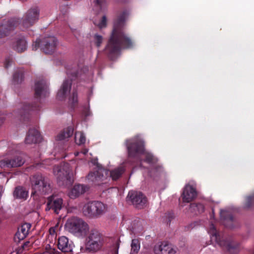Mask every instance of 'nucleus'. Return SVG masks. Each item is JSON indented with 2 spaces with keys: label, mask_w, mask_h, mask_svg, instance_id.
<instances>
[{
  "label": "nucleus",
  "mask_w": 254,
  "mask_h": 254,
  "mask_svg": "<svg viewBox=\"0 0 254 254\" xmlns=\"http://www.w3.org/2000/svg\"><path fill=\"white\" fill-rule=\"evenodd\" d=\"M232 210L231 209H222L220 211V215L221 220H232L231 215Z\"/></svg>",
  "instance_id": "obj_27"
},
{
  "label": "nucleus",
  "mask_w": 254,
  "mask_h": 254,
  "mask_svg": "<svg viewBox=\"0 0 254 254\" xmlns=\"http://www.w3.org/2000/svg\"><path fill=\"white\" fill-rule=\"evenodd\" d=\"M103 41V38L101 36L96 34L94 36V43L97 47H99Z\"/></svg>",
  "instance_id": "obj_34"
},
{
  "label": "nucleus",
  "mask_w": 254,
  "mask_h": 254,
  "mask_svg": "<svg viewBox=\"0 0 254 254\" xmlns=\"http://www.w3.org/2000/svg\"><path fill=\"white\" fill-rule=\"evenodd\" d=\"M254 201V193L252 196H249L247 197L246 207H249L251 201Z\"/></svg>",
  "instance_id": "obj_37"
},
{
  "label": "nucleus",
  "mask_w": 254,
  "mask_h": 254,
  "mask_svg": "<svg viewBox=\"0 0 254 254\" xmlns=\"http://www.w3.org/2000/svg\"><path fill=\"white\" fill-rule=\"evenodd\" d=\"M39 43H40V40H37L35 43V44L33 45V49H34L35 50H36L37 49V48L39 47Z\"/></svg>",
  "instance_id": "obj_38"
},
{
  "label": "nucleus",
  "mask_w": 254,
  "mask_h": 254,
  "mask_svg": "<svg viewBox=\"0 0 254 254\" xmlns=\"http://www.w3.org/2000/svg\"><path fill=\"white\" fill-rule=\"evenodd\" d=\"M57 229V226H56L54 227H51L49 229V234L51 235V237H53L54 238H56V229Z\"/></svg>",
  "instance_id": "obj_36"
},
{
  "label": "nucleus",
  "mask_w": 254,
  "mask_h": 254,
  "mask_svg": "<svg viewBox=\"0 0 254 254\" xmlns=\"http://www.w3.org/2000/svg\"><path fill=\"white\" fill-rule=\"evenodd\" d=\"M69 102L71 104H74L77 102V94L76 92H73L69 98Z\"/></svg>",
  "instance_id": "obj_35"
},
{
  "label": "nucleus",
  "mask_w": 254,
  "mask_h": 254,
  "mask_svg": "<svg viewBox=\"0 0 254 254\" xmlns=\"http://www.w3.org/2000/svg\"><path fill=\"white\" fill-rule=\"evenodd\" d=\"M39 11L37 9L30 10L27 15V17L23 22V24L26 26L32 25L39 17Z\"/></svg>",
  "instance_id": "obj_20"
},
{
  "label": "nucleus",
  "mask_w": 254,
  "mask_h": 254,
  "mask_svg": "<svg viewBox=\"0 0 254 254\" xmlns=\"http://www.w3.org/2000/svg\"><path fill=\"white\" fill-rule=\"evenodd\" d=\"M79 154V152H76V153H75V155L76 156H77V155H78Z\"/></svg>",
  "instance_id": "obj_41"
},
{
  "label": "nucleus",
  "mask_w": 254,
  "mask_h": 254,
  "mask_svg": "<svg viewBox=\"0 0 254 254\" xmlns=\"http://www.w3.org/2000/svg\"><path fill=\"white\" fill-rule=\"evenodd\" d=\"M163 169L162 166L160 165L153 168L150 172L151 175L153 176H160L161 174H163Z\"/></svg>",
  "instance_id": "obj_31"
},
{
  "label": "nucleus",
  "mask_w": 254,
  "mask_h": 254,
  "mask_svg": "<svg viewBox=\"0 0 254 254\" xmlns=\"http://www.w3.org/2000/svg\"><path fill=\"white\" fill-rule=\"evenodd\" d=\"M31 226L30 223H24L18 229L16 235L19 240H23L27 236Z\"/></svg>",
  "instance_id": "obj_22"
},
{
  "label": "nucleus",
  "mask_w": 254,
  "mask_h": 254,
  "mask_svg": "<svg viewBox=\"0 0 254 254\" xmlns=\"http://www.w3.org/2000/svg\"><path fill=\"white\" fill-rule=\"evenodd\" d=\"M208 233L210 235L211 241H214L216 243H218V237L216 233V231L215 229V227L213 224H210L209 229L208 230Z\"/></svg>",
  "instance_id": "obj_29"
},
{
  "label": "nucleus",
  "mask_w": 254,
  "mask_h": 254,
  "mask_svg": "<svg viewBox=\"0 0 254 254\" xmlns=\"http://www.w3.org/2000/svg\"><path fill=\"white\" fill-rule=\"evenodd\" d=\"M119 18L114 24V29L109 43L107 46V49L111 53H114L118 51L121 47L130 48L132 46V42L122 30V27L124 24V15Z\"/></svg>",
  "instance_id": "obj_1"
},
{
  "label": "nucleus",
  "mask_w": 254,
  "mask_h": 254,
  "mask_svg": "<svg viewBox=\"0 0 254 254\" xmlns=\"http://www.w3.org/2000/svg\"><path fill=\"white\" fill-rule=\"evenodd\" d=\"M226 247L228 251L232 254H235L238 252L237 248L231 244H227Z\"/></svg>",
  "instance_id": "obj_33"
},
{
  "label": "nucleus",
  "mask_w": 254,
  "mask_h": 254,
  "mask_svg": "<svg viewBox=\"0 0 254 254\" xmlns=\"http://www.w3.org/2000/svg\"><path fill=\"white\" fill-rule=\"evenodd\" d=\"M66 230L78 238L85 237L89 231V226L83 220L77 217L68 219L65 225Z\"/></svg>",
  "instance_id": "obj_3"
},
{
  "label": "nucleus",
  "mask_w": 254,
  "mask_h": 254,
  "mask_svg": "<svg viewBox=\"0 0 254 254\" xmlns=\"http://www.w3.org/2000/svg\"><path fill=\"white\" fill-rule=\"evenodd\" d=\"M28 195V191L21 187L15 188L13 192V196L15 198L21 199H26Z\"/></svg>",
  "instance_id": "obj_23"
},
{
  "label": "nucleus",
  "mask_w": 254,
  "mask_h": 254,
  "mask_svg": "<svg viewBox=\"0 0 254 254\" xmlns=\"http://www.w3.org/2000/svg\"><path fill=\"white\" fill-rule=\"evenodd\" d=\"M88 190V187L84 185L77 184L74 185L68 192L71 198H75L83 194Z\"/></svg>",
  "instance_id": "obj_15"
},
{
  "label": "nucleus",
  "mask_w": 254,
  "mask_h": 254,
  "mask_svg": "<svg viewBox=\"0 0 254 254\" xmlns=\"http://www.w3.org/2000/svg\"><path fill=\"white\" fill-rule=\"evenodd\" d=\"M71 87V81L68 79L64 80L58 91L57 98L61 100L64 99L70 91Z\"/></svg>",
  "instance_id": "obj_14"
},
{
  "label": "nucleus",
  "mask_w": 254,
  "mask_h": 254,
  "mask_svg": "<svg viewBox=\"0 0 254 254\" xmlns=\"http://www.w3.org/2000/svg\"><path fill=\"white\" fill-rule=\"evenodd\" d=\"M24 160L21 156L12 159L5 158L0 161V167H17L22 166Z\"/></svg>",
  "instance_id": "obj_13"
},
{
  "label": "nucleus",
  "mask_w": 254,
  "mask_h": 254,
  "mask_svg": "<svg viewBox=\"0 0 254 254\" xmlns=\"http://www.w3.org/2000/svg\"><path fill=\"white\" fill-rule=\"evenodd\" d=\"M127 147L129 157H133L139 155L145 157V162L148 164L155 163L157 159L151 154L146 152L144 148V142L142 139L137 136L127 141Z\"/></svg>",
  "instance_id": "obj_2"
},
{
  "label": "nucleus",
  "mask_w": 254,
  "mask_h": 254,
  "mask_svg": "<svg viewBox=\"0 0 254 254\" xmlns=\"http://www.w3.org/2000/svg\"><path fill=\"white\" fill-rule=\"evenodd\" d=\"M73 133V129L71 127H69L61 133H60L57 136V140H63L71 136Z\"/></svg>",
  "instance_id": "obj_26"
},
{
  "label": "nucleus",
  "mask_w": 254,
  "mask_h": 254,
  "mask_svg": "<svg viewBox=\"0 0 254 254\" xmlns=\"http://www.w3.org/2000/svg\"><path fill=\"white\" fill-rule=\"evenodd\" d=\"M53 173L59 182L65 179H69L73 176L69 165L65 163L60 167H55L54 168Z\"/></svg>",
  "instance_id": "obj_8"
},
{
  "label": "nucleus",
  "mask_w": 254,
  "mask_h": 254,
  "mask_svg": "<svg viewBox=\"0 0 254 254\" xmlns=\"http://www.w3.org/2000/svg\"><path fill=\"white\" fill-rule=\"evenodd\" d=\"M106 22H107L106 17L105 16H103L102 17V19L100 21L98 22V21H96L94 22V23L95 25L98 26L100 28H102L106 26Z\"/></svg>",
  "instance_id": "obj_32"
},
{
  "label": "nucleus",
  "mask_w": 254,
  "mask_h": 254,
  "mask_svg": "<svg viewBox=\"0 0 254 254\" xmlns=\"http://www.w3.org/2000/svg\"><path fill=\"white\" fill-rule=\"evenodd\" d=\"M102 0H96V1L97 2V3L98 4H100V2H101Z\"/></svg>",
  "instance_id": "obj_39"
},
{
  "label": "nucleus",
  "mask_w": 254,
  "mask_h": 254,
  "mask_svg": "<svg viewBox=\"0 0 254 254\" xmlns=\"http://www.w3.org/2000/svg\"><path fill=\"white\" fill-rule=\"evenodd\" d=\"M79 207L83 214L89 217L99 216L106 212L108 210L106 204L98 201L82 203L80 204Z\"/></svg>",
  "instance_id": "obj_4"
},
{
  "label": "nucleus",
  "mask_w": 254,
  "mask_h": 254,
  "mask_svg": "<svg viewBox=\"0 0 254 254\" xmlns=\"http://www.w3.org/2000/svg\"><path fill=\"white\" fill-rule=\"evenodd\" d=\"M75 140L76 144L81 145L85 143L86 138L82 132H78L75 133Z\"/></svg>",
  "instance_id": "obj_30"
},
{
  "label": "nucleus",
  "mask_w": 254,
  "mask_h": 254,
  "mask_svg": "<svg viewBox=\"0 0 254 254\" xmlns=\"http://www.w3.org/2000/svg\"><path fill=\"white\" fill-rule=\"evenodd\" d=\"M58 248L64 252H69L72 251V244L69 242L67 238L62 236L59 238Z\"/></svg>",
  "instance_id": "obj_18"
},
{
  "label": "nucleus",
  "mask_w": 254,
  "mask_h": 254,
  "mask_svg": "<svg viewBox=\"0 0 254 254\" xmlns=\"http://www.w3.org/2000/svg\"><path fill=\"white\" fill-rule=\"evenodd\" d=\"M124 171V169L122 167H119L110 172V177L113 180H116L118 179Z\"/></svg>",
  "instance_id": "obj_28"
},
{
  "label": "nucleus",
  "mask_w": 254,
  "mask_h": 254,
  "mask_svg": "<svg viewBox=\"0 0 254 254\" xmlns=\"http://www.w3.org/2000/svg\"><path fill=\"white\" fill-rule=\"evenodd\" d=\"M35 93L40 97H45L49 94L48 84L41 81L35 83Z\"/></svg>",
  "instance_id": "obj_16"
},
{
  "label": "nucleus",
  "mask_w": 254,
  "mask_h": 254,
  "mask_svg": "<svg viewBox=\"0 0 254 254\" xmlns=\"http://www.w3.org/2000/svg\"><path fill=\"white\" fill-rule=\"evenodd\" d=\"M13 49L18 52H21L27 49V44L24 37L18 38L15 40L12 45Z\"/></svg>",
  "instance_id": "obj_21"
},
{
  "label": "nucleus",
  "mask_w": 254,
  "mask_h": 254,
  "mask_svg": "<svg viewBox=\"0 0 254 254\" xmlns=\"http://www.w3.org/2000/svg\"><path fill=\"white\" fill-rule=\"evenodd\" d=\"M130 251L129 254H138L140 249V242L137 239L132 240L130 244Z\"/></svg>",
  "instance_id": "obj_24"
},
{
  "label": "nucleus",
  "mask_w": 254,
  "mask_h": 254,
  "mask_svg": "<svg viewBox=\"0 0 254 254\" xmlns=\"http://www.w3.org/2000/svg\"><path fill=\"white\" fill-rule=\"evenodd\" d=\"M104 241V237L98 230L96 229L91 230L86 239L87 251L93 253L99 251L102 248Z\"/></svg>",
  "instance_id": "obj_5"
},
{
  "label": "nucleus",
  "mask_w": 254,
  "mask_h": 254,
  "mask_svg": "<svg viewBox=\"0 0 254 254\" xmlns=\"http://www.w3.org/2000/svg\"><path fill=\"white\" fill-rule=\"evenodd\" d=\"M31 184L33 191L32 194L45 195L51 192V188L47 179L40 175H35L31 179Z\"/></svg>",
  "instance_id": "obj_6"
},
{
  "label": "nucleus",
  "mask_w": 254,
  "mask_h": 254,
  "mask_svg": "<svg viewBox=\"0 0 254 254\" xmlns=\"http://www.w3.org/2000/svg\"><path fill=\"white\" fill-rule=\"evenodd\" d=\"M57 45V40L54 36H48L43 41L42 50L47 54H52Z\"/></svg>",
  "instance_id": "obj_11"
},
{
  "label": "nucleus",
  "mask_w": 254,
  "mask_h": 254,
  "mask_svg": "<svg viewBox=\"0 0 254 254\" xmlns=\"http://www.w3.org/2000/svg\"><path fill=\"white\" fill-rule=\"evenodd\" d=\"M196 196L197 191L195 184L192 182L191 184H187L184 187L181 194L183 202L189 203L194 199Z\"/></svg>",
  "instance_id": "obj_10"
},
{
  "label": "nucleus",
  "mask_w": 254,
  "mask_h": 254,
  "mask_svg": "<svg viewBox=\"0 0 254 254\" xmlns=\"http://www.w3.org/2000/svg\"><path fill=\"white\" fill-rule=\"evenodd\" d=\"M154 251L156 254H179L176 249L172 246L163 243L156 245Z\"/></svg>",
  "instance_id": "obj_12"
},
{
  "label": "nucleus",
  "mask_w": 254,
  "mask_h": 254,
  "mask_svg": "<svg viewBox=\"0 0 254 254\" xmlns=\"http://www.w3.org/2000/svg\"><path fill=\"white\" fill-rule=\"evenodd\" d=\"M63 203V199L61 198H56L53 199L49 200L47 203V207L46 210L52 209L57 214L59 213L60 210L62 208Z\"/></svg>",
  "instance_id": "obj_17"
},
{
  "label": "nucleus",
  "mask_w": 254,
  "mask_h": 254,
  "mask_svg": "<svg viewBox=\"0 0 254 254\" xmlns=\"http://www.w3.org/2000/svg\"><path fill=\"white\" fill-rule=\"evenodd\" d=\"M127 198L137 208H143L147 202L146 197L140 191L131 190L128 192Z\"/></svg>",
  "instance_id": "obj_9"
},
{
  "label": "nucleus",
  "mask_w": 254,
  "mask_h": 254,
  "mask_svg": "<svg viewBox=\"0 0 254 254\" xmlns=\"http://www.w3.org/2000/svg\"><path fill=\"white\" fill-rule=\"evenodd\" d=\"M97 170L90 173L87 177L89 183L100 185L109 177L108 171L101 166H97Z\"/></svg>",
  "instance_id": "obj_7"
},
{
  "label": "nucleus",
  "mask_w": 254,
  "mask_h": 254,
  "mask_svg": "<svg viewBox=\"0 0 254 254\" xmlns=\"http://www.w3.org/2000/svg\"><path fill=\"white\" fill-rule=\"evenodd\" d=\"M190 212L195 213H200L204 211V207L201 203H191L190 205Z\"/></svg>",
  "instance_id": "obj_25"
},
{
  "label": "nucleus",
  "mask_w": 254,
  "mask_h": 254,
  "mask_svg": "<svg viewBox=\"0 0 254 254\" xmlns=\"http://www.w3.org/2000/svg\"><path fill=\"white\" fill-rule=\"evenodd\" d=\"M41 135L38 130L35 128L31 129L25 139L26 143H35L41 140Z\"/></svg>",
  "instance_id": "obj_19"
},
{
  "label": "nucleus",
  "mask_w": 254,
  "mask_h": 254,
  "mask_svg": "<svg viewBox=\"0 0 254 254\" xmlns=\"http://www.w3.org/2000/svg\"><path fill=\"white\" fill-rule=\"evenodd\" d=\"M88 152L87 149H85L83 152H82V153L84 154H85Z\"/></svg>",
  "instance_id": "obj_40"
}]
</instances>
